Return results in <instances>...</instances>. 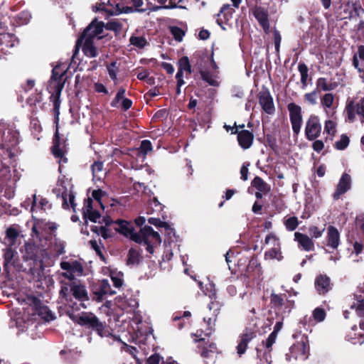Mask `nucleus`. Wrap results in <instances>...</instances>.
<instances>
[{
  "label": "nucleus",
  "instance_id": "nucleus-1",
  "mask_svg": "<svg viewBox=\"0 0 364 364\" xmlns=\"http://www.w3.org/2000/svg\"><path fill=\"white\" fill-rule=\"evenodd\" d=\"M70 318L81 326L95 331L101 337H107L110 335L105 322H102L92 312H82L80 315L69 314Z\"/></svg>",
  "mask_w": 364,
  "mask_h": 364
},
{
  "label": "nucleus",
  "instance_id": "nucleus-2",
  "mask_svg": "<svg viewBox=\"0 0 364 364\" xmlns=\"http://www.w3.org/2000/svg\"><path fill=\"white\" fill-rule=\"evenodd\" d=\"M63 73L59 74L55 69L52 70L51 80L55 81L56 84L54 86V92L50 97V100L53 102V112L55 117V122L58 124L60 114V95L62 90L64 87V82H63Z\"/></svg>",
  "mask_w": 364,
  "mask_h": 364
},
{
  "label": "nucleus",
  "instance_id": "nucleus-3",
  "mask_svg": "<svg viewBox=\"0 0 364 364\" xmlns=\"http://www.w3.org/2000/svg\"><path fill=\"white\" fill-rule=\"evenodd\" d=\"M140 243L146 245V250L149 254L154 252V246L159 245L161 242V238L159 234L154 231L149 225H145L139 230Z\"/></svg>",
  "mask_w": 364,
  "mask_h": 364
},
{
  "label": "nucleus",
  "instance_id": "nucleus-4",
  "mask_svg": "<svg viewBox=\"0 0 364 364\" xmlns=\"http://www.w3.org/2000/svg\"><path fill=\"white\" fill-rule=\"evenodd\" d=\"M270 305L275 312L289 315L295 306L294 300L289 299L286 294L272 293Z\"/></svg>",
  "mask_w": 364,
  "mask_h": 364
},
{
  "label": "nucleus",
  "instance_id": "nucleus-5",
  "mask_svg": "<svg viewBox=\"0 0 364 364\" xmlns=\"http://www.w3.org/2000/svg\"><path fill=\"white\" fill-rule=\"evenodd\" d=\"M105 27V23L103 21H98L97 18H95L84 30L81 36L77 39L76 42L75 52L77 51V47L82 43V40L90 39L93 41V39L102 33Z\"/></svg>",
  "mask_w": 364,
  "mask_h": 364
},
{
  "label": "nucleus",
  "instance_id": "nucleus-6",
  "mask_svg": "<svg viewBox=\"0 0 364 364\" xmlns=\"http://www.w3.org/2000/svg\"><path fill=\"white\" fill-rule=\"evenodd\" d=\"M287 109L289 113V119L294 136H297L300 133L303 122L301 107L294 102H290L287 105Z\"/></svg>",
  "mask_w": 364,
  "mask_h": 364
},
{
  "label": "nucleus",
  "instance_id": "nucleus-7",
  "mask_svg": "<svg viewBox=\"0 0 364 364\" xmlns=\"http://www.w3.org/2000/svg\"><path fill=\"white\" fill-rule=\"evenodd\" d=\"M291 357L297 360H306L309 355V343L306 336L303 334L301 339L294 343L289 349Z\"/></svg>",
  "mask_w": 364,
  "mask_h": 364
},
{
  "label": "nucleus",
  "instance_id": "nucleus-8",
  "mask_svg": "<svg viewBox=\"0 0 364 364\" xmlns=\"http://www.w3.org/2000/svg\"><path fill=\"white\" fill-rule=\"evenodd\" d=\"M70 291L72 292V299H75L80 302L77 305L79 308L86 309L87 305L85 304V301H89L90 297L85 284L81 281H73L71 283V289Z\"/></svg>",
  "mask_w": 364,
  "mask_h": 364
},
{
  "label": "nucleus",
  "instance_id": "nucleus-9",
  "mask_svg": "<svg viewBox=\"0 0 364 364\" xmlns=\"http://www.w3.org/2000/svg\"><path fill=\"white\" fill-rule=\"evenodd\" d=\"M321 124L318 116L311 114L306 122L305 136L309 141H314L321 135Z\"/></svg>",
  "mask_w": 364,
  "mask_h": 364
},
{
  "label": "nucleus",
  "instance_id": "nucleus-10",
  "mask_svg": "<svg viewBox=\"0 0 364 364\" xmlns=\"http://www.w3.org/2000/svg\"><path fill=\"white\" fill-rule=\"evenodd\" d=\"M114 224L117 225V227L114 228L116 232L127 237H129L136 243H140L139 232H135L134 228L129 222L122 219H117L114 221Z\"/></svg>",
  "mask_w": 364,
  "mask_h": 364
},
{
  "label": "nucleus",
  "instance_id": "nucleus-11",
  "mask_svg": "<svg viewBox=\"0 0 364 364\" xmlns=\"http://www.w3.org/2000/svg\"><path fill=\"white\" fill-rule=\"evenodd\" d=\"M19 133L14 129H9L6 135H4L2 142L0 144V148L6 150L10 158H12L14 154L12 149L18 144Z\"/></svg>",
  "mask_w": 364,
  "mask_h": 364
},
{
  "label": "nucleus",
  "instance_id": "nucleus-12",
  "mask_svg": "<svg viewBox=\"0 0 364 364\" xmlns=\"http://www.w3.org/2000/svg\"><path fill=\"white\" fill-rule=\"evenodd\" d=\"M259 103L262 110L268 114H273L275 112L273 97L267 89L262 90L258 94Z\"/></svg>",
  "mask_w": 364,
  "mask_h": 364
},
{
  "label": "nucleus",
  "instance_id": "nucleus-13",
  "mask_svg": "<svg viewBox=\"0 0 364 364\" xmlns=\"http://www.w3.org/2000/svg\"><path fill=\"white\" fill-rule=\"evenodd\" d=\"M351 188V177L347 173H343L339 179L336 190L332 195L334 200H338L341 196Z\"/></svg>",
  "mask_w": 364,
  "mask_h": 364
},
{
  "label": "nucleus",
  "instance_id": "nucleus-14",
  "mask_svg": "<svg viewBox=\"0 0 364 364\" xmlns=\"http://www.w3.org/2000/svg\"><path fill=\"white\" fill-rule=\"evenodd\" d=\"M333 283L331 278L326 274L318 275L314 282V287L319 295H326L333 289Z\"/></svg>",
  "mask_w": 364,
  "mask_h": 364
},
{
  "label": "nucleus",
  "instance_id": "nucleus-15",
  "mask_svg": "<svg viewBox=\"0 0 364 364\" xmlns=\"http://www.w3.org/2000/svg\"><path fill=\"white\" fill-rule=\"evenodd\" d=\"M235 12V9L231 7L228 4H223L220 8L219 13L217 14L216 22L221 26L223 29H225L223 26L224 24L230 25V21L233 17V14Z\"/></svg>",
  "mask_w": 364,
  "mask_h": 364
},
{
  "label": "nucleus",
  "instance_id": "nucleus-16",
  "mask_svg": "<svg viewBox=\"0 0 364 364\" xmlns=\"http://www.w3.org/2000/svg\"><path fill=\"white\" fill-rule=\"evenodd\" d=\"M232 134H237L238 144L243 149H250L254 141V134L252 132L242 129L238 131L237 129L232 131Z\"/></svg>",
  "mask_w": 364,
  "mask_h": 364
},
{
  "label": "nucleus",
  "instance_id": "nucleus-17",
  "mask_svg": "<svg viewBox=\"0 0 364 364\" xmlns=\"http://www.w3.org/2000/svg\"><path fill=\"white\" fill-rule=\"evenodd\" d=\"M271 240H274V242H277V245H276L277 247H274L271 248L270 250H269L268 251H267L264 253V259H277L278 260H281L283 258V257L282 256V252L280 250L279 239L274 234L269 233L266 236L264 242H265V244H268Z\"/></svg>",
  "mask_w": 364,
  "mask_h": 364
},
{
  "label": "nucleus",
  "instance_id": "nucleus-18",
  "mask_svg": "<svg viewBox=\"0 0 364 364\" xmlns=\"http://www.w3.org/2000/svg\"><path fill=\"white\" fill-rule=\"evenodd\" d=\"M256 333L246 329V331L242 333L239 336V342L237 346H236L237 353L239 357H241L243 354L245 353L248 343L256 337Z\"/></svg>",
  "mask_w": 364,
  "mask_h": 364
},
{
  "label": "nucleus",
  "instance_id": "nucleus-19",
  "mask_svg": "<svg viewBox=\"0 0 364 364\" xmlns=\"http://www.w3.org/2000/svg\"><path fill=\"white\" fill-rule=\"evenodd\" d=\"M252 14L258 21L259 26L262 28L265 33L269 32V22L268 12L261 6H256Z\"/></svg>",
  "mask_w": 364,
  "mask_h": 364
},
{
  "label": "nucleus",
  "instance_id": "nucleus-20",
  "mask_svg": "<svg viewBox=\"0 0 364 364\" xmlns=\"http://www.w3.org/2000/svg\"><path fill=\"white\" fill-rule=\"evenodd\" d=\"M17 255V252L11 248V247L6 248L4 253V264L3 269L4 272L9 275L10 267L13 266L16 267L18 266V260L15 259V256Z\"/></svg>",
  "mask_w": 364,
  "mask_h": 364
},
{
  "label": "nucleus",
  "instance_id": "nucleus-21",
  "mask_svg": "<svg viewBox=\"0 0 364 364\" xmlns=\"http://www.w3.org/2000/svg\"><path fill=\"white\" fill-rule=\"evenodd\" d=\"M125 92L124 87L119 88L115 97L110 102L111 107H118V104L122 100L121 107L124 111H127L132 107L133 102L132 100L124 97Z\"/></svg>",
  "mask_w": 364,
  "mask_h": 364
},
{
  "label": "nucleus",
  "instance_id": "nucleus-22",
  "mask_svg": "<svg viewBox=\"0 0 364 364\" xmlns=\"http://www.w3.org/2000/svg\"><path fill=\"white\" fill-rule=\"evenodd\" d=\"M39 251V247L35 243H25L24 252H23V260L26 262L33 261L34 262L40 260Z\"/></svg>",
  "mask_w": 364,
  "mask_h": 364
},
{
  "label": "nucleus",
  "instance_id": "nucleus-23",
  "mask_svg": "<svg viewBox=\"0 0 364 364\" xmlns=\"http://www.w3.org/2000/svg\"><path fill=\"white\" fill-rule=\"evenodd\" d=\"M61 141L59 136L58 129L56 130L53 141V146L51 151L53 155L56 158L59 159V163H67L68 159L65 156V151L60 148Z\"/></svg>",
  "mask_w": 364,
  "mask_h": 364
},
{
  "label": "nucleus",
  "instance_id": "nucleus-24",
  "mask_svg": "<svg viewBox=\"0 0 364 364\" xmlns=\"http://www.w3.org/2000/svg\"><path fill=\"white\" fill-rule=\"evenodd\" d=\"M326 245L333 250H336L340 245V232L338 229L332 225L327 228Z\"/></svg>",
  "mask_w": 364,
  "mask_h": 364
},
{
  "label": "nucleus",
  "instance_id": "nucleus-25",
  "mask_svg": "<svg viewBox=\"0 0 364 364\" xmlns=\"http://www.w3.org/2000/svg\"><path fill=\"white\" fill-rule=\"evenodd\" d=\"M294 240L298 242L299 247H302L305 251H314V243L313 240L306 234L296 232L294 233Z\"/></svg>",
  "mask_w": 364,
  "mask_h": 364
},
{
  "label": "nucleus",
  "instance_id": "nucleus-26",
  "mask_svg": "<svg viewBox=\"0 0 364 364\" xmlns=\"http://www.w3.org/2000/svg\"><path fill=\"white\" fill-rule=\"evenodd\" d=\"M71 289V283H65L61 286L60 291V297L64 299L73 310H80L79 306L76 302H74L72 299V292L70 291Z\"/></svg>",
  "mask_w": 364,
  "mask_h": 364
},
{
  "label": "nucleus",
  "instance_id": "nucleus-27",
  "mask_svg": "<svg viewBox=\"0 0 364 364\" xmlns=\"http://www.w3.org/2000/svg\"><path fill=\"white\" fill-rule=\"evenodd\" d=\"M97 297V300L102 301L104 296H112L116 294V291L112 290L107 279H102L98 286V288L95 291Z\"/></svg>",
  "mask_w": 364,
  "mask_h": 364
},
{
  "label": "nucleus",
  "instance_id": "nucleus-28",
  "mask_svg": "<svg viewBox=\"0 0 364 364\" xmlns=\"http://www.w3.org/2000/svg\"><path fill=\"white\" fill-rule=\"evenodd\" d=\"M218 353V351L217 346L213 342L202 347L200 351V354L202 358L206 360H211L213 363L215 362V358Z\"/></svg>",
  "mask_w": 364,
  "mask_h": 364
},
{
  "label": "nucleus",
  "instance_id": "nucleus-29",
  "mask_svg": "<svg viewBox=\"0 0 364 364\" xmlns=\"http://www.w3.org/2000/svg\"><path fill=\"white\" fill-rule=\"evenodd\" d=\"M348 340L353 344H362L364 343V332L360 331L356 325L351 327V331L347 335Z\"/></svg>",
  "mask_w": 364,
  "mask_h": 364
},
{
  "label": "nucleus",
  "instance_id": "nucleus-30",
  "mask_svg": "<svg viewBox=\"0 0 364 364\" xmlns=\"http://www.w3.org/2000/svg\"><path fill=\"white\" fill-rule=\"evenodd\" d=\"M31 18V13L27 10H23L13 16L11 22L14 25L20 26L27 24L30 21Z\"/></svg>",
  "mask_w": 364,
  "mask_h": 364
},
{
  "label": "nucleus",
  "instance_id": "nucleus-31",
  "mask_svg": "<svg viewBox=\"0 0 364 364\" xmlns=\"http://www.w3.org/2000/svg\"><path fill=\"white\" fill-rule=\"evenodd\" d=\"M142 259L141 250L132 247L127 255V264L128 265H138Z\"/></svg>",
  "mask_w": 364,
  "mask_h": 364
},
{
  "label": "nucleus",
  "instance_id": "nucleus-32",
  "mask_svg": "<svg viewBox=\"0 0 364 364\" xmlns=\"http://www.w3.org/2000/svg\"><path fill=\"white\" fill-rule=\"evenodd\" d=\"M10 178V167L3 163L2 156L0 154V187L4 186Z\"/></svg>",
  "mask_w": 364,
  "mask_h": 364
},
{
  "label": "nucleus",
  "instance_id": "nucleus-33",
  "mask_svg": "<svg viewBox=\"0 0 364 364\" xmlns=\"http://www.w3.org/2000/svg\"><path fill=\"white\" fill-rule=\"evenodd\" d=\"M60 267L63 270L77 273L78 275H81L83 272V267L77 261H74L72 263L68 262H62L60 263Z\"/></svg>",
  "mask_w": 364,
  "mask_h": 364
},
{
  "label": "nucleus",
  "instance_id": "nucleus-34",
  "mask_svg": "<svg viewBox=\"0 0 364 364\" xmlns=\"http://www.w3.org/2000/svg\"><path fill=\"white\" fill-rule=\"evenodd\" d=\"M251 185L264 194H267L271 190L270 186L259 176H255L252 181Z\"/></svg>",
  "mask_w": 364,
  "mask_h": 364
},
{
  "label": "nucleus",
  "instance_id": "nucleus-35",
  "mask_svg": "<svg viewBox=\"0 0 364 364\" xmlns=\"http://www.w3.org/2000/svg\"><path fill=\"white\" fill-rule=\"evenodd\" d=\"M82 52L85 55L89 58H95L98 55L97 48L94 46L93 41L90 39H85L82 46Z\"/></svg>",
  "mask_w": 364,
  "mask_h": 364
},
{
  "label": "nucleus",
  "instance_id": "nucleus-36",
  "mask_svg": "<svg viewBox=\"0 0 364 364\" xmlns=\"http://www.w3.org/2000/svg\"><path fill=\"white\" fill-rule=\"evenodd\" d=\"M61 198H62V200H63V203H62L63 208H64V209L69 208L70 205L68 203V200H69V202H70L72 209L73 210V211H75L76 203H75V195L73 194V192L68 193L65 190L62 193Z\"/></svg>",
  "mask_w": 364,
  "mask_h": 364
},
{
  "label": "nucleus",
  "instance_id": "nucleus-37",
  "mask_svg": "<svg viewBox=\"0 0 364 364\" xmlns=\"http://www.w3.org/2000/svg\"><path fill=\"white\" fill-rule=\"evenodd\" d=\"M34 313L47 321H52L55 318L54 315L48 307L43 304L34 311Z\"/></svg>",
  "mask_w": 364,
  "mask_h": 364
},
{
  "label": "nucleus",
  "instance_id": "nucleus-38",
  "mask_svg": "<svg viewBox=\"0 0 364 364\" xmlns=\"http://www.w3.org/2000/svg\"><path fill=\"white\" fill-rule=\"evenodd\" d=\"M19 236L18 230L13 226H10L6 230L5 240L8 241L9 245L12 247L16 244V240Z\"/></svg>",
  "mask_w": 364,
  "mask_h": 364
},
{
  "label": "nucleus",
  "instance_id": "nucleus-39",
  "mask_svg": "<svg viewBox=\"0 0 364 364\" xmlns=\"http://www.w3.org/2000/svg\"><path fill=\"white\" fill-rule=\"evenodd\" d=\"M350 309H355L357 315L360 317H364V298L361 295L356 296V302H353Z\"/></svg>",
  "mask_w": 364,
  "mask_h": 364
},
{
  "label": "nucleus",
  "instance_id": "nucleus-40",
  "mask_svg": "<svg viewBox=\"0 0 364 364\" xmlns=\"http://www.w3.org/2000/svg\"><path fill=\"white\" fill-rule=\"evenodd\" d=\"M298 70L301 75L302 87L305 88L307 86L309 68L304 63L300 62L298 65Z\"/></svg>",
  "mask_w": 364,
  "mask_h": 364
},
{
  "label": "nucleus",
  "instance_id": "nucleus-41",
  "mask_svg": "<svg viewBox=\"0 0 364 364\" xmlns=\"http://www.w3.org/2000/svg\"><path fill=\"white\" fill-rule=\"evenodd\" d=\"M178 69L183 72H186V74H191L192 68L189 58L187 56H183L178 60Z\"/></svg>",
  "mask_w": 364,
  "mask_h": 364
},
{
  "label": "nucleus",
  "instance_id": "nucleus-42",
  "mask_svg": "<svg viewBox=\"0 0 364 364\" xmlns=\"http://www.w3.org/2000/svg\"><path fill=\"white\" fill-rule=\"evenodd\" d=\"M336 83H330L327 82V79L325 77H319L316 80V89H320L323 91H331L336 88Z\"/></svg>",
  "mask_w": 364,
  "mask_h": 364
},
{
  "label": "nucleus",
  "instance_id": "nucleus-43",
  "mask_svg": "<svg viewBox=\"0 0 364 364\" xmlns=\"http://www.w3.org/2000/svg\"><path fill=\"white\" fill-rule=\"evenodd\" d=\"M355 108L354 101L348 102L346 106L345 111L347 114V119L350 122H353L355 119Z\"/></svg>",
  "mask_w": 364,
  "mask_h": 364
},
{
  "label": "nucleus",
  "instance_id": "nucleus-44",
  "mask_svg": "<svg viewBox=\"0 0 364 364\" xmlns=\"http://www.w3.org/2000/svg\"><path fill=\"white\" fill-rule=\"evenodd\" d=\"M83 219L85 220V223H87V220L92 223H97V220L101 218V214L97 210H93L87 213H82Z\"/></svg>",
  "mask_w": 364,
  "mask_h": 364
},
{
  "label": "nucleus",
  "instance_id": "nucleus-45",
  "mask_svg": "<svg viewBox=\"0 0 364 364\" xmlns=\"http://www.w3.org/2000/svg\"><path fill=\"white\" fill-rule=\"evenodd\" d=\"M299 224V220L296 216H291L284 221V225L288 231L295 230Z\"/></svg>",
  "mask_w": 364,
  "mask_h": 364
},
{
  "label": "nucleus",
  "instance_id": "nucleus-46",
  "mask_svg": "<svg viewBox=\"0 0 364 364\" xmlns=\"http://www.w3.org/2000/svg\"><path fill=\"white\" fill-rule=\"evenodd\" d=\"M129 43L131 45H133L136 48H143L146 45L147 41L143 36H132L129 38Z\"/></svg>",
  "mask_w": 364,
  "mask_h": 364
},
{
  "label": "nucleus",
  "instance_id": "nucleus-47",
  "mask_svg": "<svg viewBox=\"0 0 364 364\" xmlns=\"http://www.w3.org/2000/svg\"><path fill=\"white\" fill-rule=\"evenodd\" d=\"M349 143V137L346 134H342L340 140L335 143L334 147L337 150H344L348 147Z\"/></svg>",
  "mask_w": 364,
  "mask_h": 364
},
{
  "label": "nucleus",
  "instance_id": "nucleus-48",
  "mask_svg": "<svg viewBox=\"0 0 364 364\" xmlns=\"http://www.w3.org/2000/svg\"><path fill=\"white\" fill-rule=\"evenodd\" d=\"M170 31L176 41L181 42L183 40V38L185 36V31L181 28L178 26H171L170 28Z\"/></svg>",
  "mask_w": 364,
  "mask_h": 364
},
{
  "label": "nucleus",
  "instance_id": "nucleus-49",
  "mask_svg": "<svg viewBox=\"0 0 364 364\" xmlns=\"http://www.w3.org/2000/svg\"><path fill=\"white\" fill-rule=\"evenodd\" d=\"M265 141L267 145L274 152H277L278 150V145L277 143V139L274 135L267 134L265 136Z\"/></svg>",
  "mask_w": 364,
  "mask_h": 364
},
{
  "label": "nucleus",
  "instance_id": "nucleus-50",
  "mask_svg": "<svg viewBox=\"0 0 364 364\" xmlns=\"http://www.w3.org/2000/svg\"><path fill=\"white\" fill-rule=\"evenodd\" d=\"M200 74L202 80L208 83V85L211 86H217L218 85V82L213 78L208 71L200 70Z\"/></svg>",
  "mask_w": 364,
  "mask_h": 364
},
{
  "label": "nucleus",
  "instance_id": "nucleus-51",
  "mask_svg": "<svg viewBox=\"0 0 364 364\" xmlns=\"http://www.w3.org/2000/svg\"><path fill=\"white\" fill-rule=\"evenodd\" d=\"M324 230H325L324 228L320 229L317 226L311 225L309 227L308 231H309V233L311 239H313V238L317 239L322 236V235L324 232Z\"/></svg>",
  "mask_w": 364,
  "mask_h": 364
},
{
  "label": "nucleus",
  "instance_id": "nucleus-52",
  "mask_svg": "<svg viewBox=\"0 0 364 364\" xmlns=\"http://www.w3.org/2000/svg\"><path fill=\"white\" fill-rule=\"evenodd\" d=\"M117 61H113L110 64L107 65V69L110 78L113 80H117V73L119 70Z\"/></svg>",
  "mask_w": 364,
  "mask_h": 364
},
{
  "label": "nucleus",
  "instance_id": "nucleus-53",
  "mask_svg": "<svg viewBox=\"0 0 364 364\" xmlns=\"http://www.w3.org/2000/svg\"><path fill=\"white\" fill-rule=\"evenodd\" d=\"M326 314L323 309L317 307L313 311V317L317 322L323 321L326 318Z\"/></svg>",
  "mask_w": 364,
  "mask_h": 364
},
{
  "label": "nucleus",
  "instance_id": "nucleus-54",
  "mask_svg": "<svg viewBox=\"0 0 364 364\" xmlns=\"http://www.w3.org/2000/svg\"><path fill=\"white\" fill-rule=\"evenodd\" d=\"M89 244L92 250H95L96 254L100 257L102 261L105 260V255L102 251L101 247L98 245V242L95 240H91L89 241Z\"/></svg>",
  "mask_w": 364,
  "mask_h": 364
},
{
  "label": "nucleus",
  "instance_id": "nucleus-55",
  "mask_svg": "<svg viewBox=\"0 0 364 364\" xmlns=\"http://www.w3.org/2000/svg\"><path fill=\"white\" fill-rule=\"evenodd\" d=\"M152 149L151 141L145 139L141 141L139 150L143 155H146L149 151H152Z\"/></svg>",
  "mask_w": 364,
  "mask_h": 364
},
{
  "label": "nucleus",
  "instance_id": "nucleus-56",
  "mask_svg": "<svg viewBox=\"0 0 364 364\" xmlns=\"http://www.w3.org/2000/svg\"><path fill=\"white\" fill-rule=\"evenodd\" d=\"M122 25L117 21H110L105 24V27L107 30L113 31L118 32L122 29Z\"/></svg>",
  "mask_w": 364,
  "mask_h": 364
},
{
  "label": "nucleus",
  "instance_id": "nucleus-57",
  "mask_svg": "<svg viewBox=\"0 0 364 364\" xmlns=\"http://www.w3.org/2000/svg\"><path fill=\"white\" fill-rule=\"evenodd\" d=\"M334 97L332 93H326L321 98V102L322 105L330 108L333 105Z\"/></svg>",
  "mask_w": 364,
  "mask_h": 364
},
{
  "label": "nucleus",
  "instance_id": "nucleus-58",
  "mask_svg": "<svg viewBox=\"0 0 364 364\" xmlns=\"http://www.w3.org/2000/svg\"><path fill=\"white\" fill-rule=\"evenodd\" d=\"M148 222L156 228H164L166 229L169 228V225L166 222L161 221L159 218H149L148 219Z\"/></svg>",
  "mask_w": 364,
  "mask_h": 364
},
{
  "label": "nucleus",
  "instance_id": "nucleus-59",
  "mask_svg": "<svg viewBox=\"0 0 364 364\" xmlns=\"http://www.w3.org/2000/svg\"><path fill=\"white\" fill-rule=\"evenodd\" d=\"M122 276L123 274H121L120 272L118 274L115 275H114L112 273L111 274L110 277L114 287L120 288L122 287L124 284Z\"/></svg>",
  "mask_w": 364,
  "mask_h": 364
},
{
  "label": "nucleus",
  "instance_id": "nucleus-60",
  "mask_svg": "<svg viewBox=\"0 0 364 364\" xmlns=\"http://www.w3.org/2000/svg\"><path fill=\"white\" fill-rule=\"evenodd\" d=\"M324 130L328 134L333 136L336 132V124L332 120H327L325 122Z\"/></svg>",
  "mask_w": 364,
  "mask_h": 364
},
{
  "label": "nucleus",
  "instance_id": "nucleus-61",
  "mask_svg": "<svg viewBox=\"0 0 364 364\" xmlns=\"http://www.w3.org/2000/svg\"><path fill=\"white\" fill-rule=\"evenodd\" d=\"M27 303L34 309V311L43 304L41 299L35 296H28Z\"/></svg>",
  "mask_w": 364,
  "mask_h": 364
},
{
  "label": "nucleus",
  "instance_id": "nucleus-62",
  "mask_svg": "<svg viewBox=\"0 0 364 364\" xmlns=\"http://www.w3.org/2000/svg\"><path fill=\"white\" fill-rule=\"evenodd\" d=\"M168 111L167 109H159L158 110L153 116V118L152 119L154 121H157V120H165L166 119L167 117H168Z\"/></svg>",
  "mask_w": 364,
  "mask_h": 364
},
{
  "label": "nucleus",
  "instance_id": "nucleus-63",
  "mask_svg": "<svg viewBox=\"0 0 364 364\" xmlns=\"http://www.w3.org/2000/svg\"><path fill=\"white\" fill-rule=\"evenodd\" d=\"M317 89H315L311 92L306 93L304 95V99L306 101L309 102L311 105H315L316 104V99H317Z\"/></svg>",
  "mask_w": 364,
  "mask_h": 364
},
{
  "label": "nucleus",
  "instance_id": "nucleus-64",
  "mask_svg": "<svg viewBox=\"0 0 364 364\" xmlns=\"http://www.w3.org/2000/svg\"><path fill=\"white\" fill-rule=\"evenodd\" d=\"M161 358L158 353L151 355L146 362V364H159Z\"/></svg>",
  "mask_w": 364,
  "mask_h": 364
}]
</instances>
